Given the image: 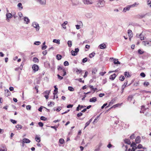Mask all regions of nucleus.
Segmentation results:
<instances>
[{"instance_id":"nucleus-29","label":"nucleus","mask_w":151,"mask_h":151,"mask_svg":"<svg viewBox=\"0 0 151 151\" xmlns=\"http://www.w3.org/2000/svg\"><path fill=\"white\" fill-rule=\"evenodd\" d=\"M60 40H59L54 39L53 42L54 43H56L58 44H60Z\"/></svg>"},{"instance_id":"nucleus-21","label":"nucleus","mask_w":151,"mask_h":151,"mask_svg":"<svg viewBox=\"0 0 151 151\" xmlns=\"http://www.w3.org/2000/svg\"><path fill=\"white\" fill-rule=\"evenodd\" d=\"M124 141L125 143L128 145H130L131 144V142L129 139H125L124 140Z\"/></svg>"},{"instance_id":"nucleus-7","label":"nucleus","mask_w":151,"mask_h":151,"mask_svg":"<svg viewBox=\"0 0 151 151\" xmlns=\"http://www.w3.org/2000/svg\"><path fill=\"white\" fill-rule=\"evenodd\" d=\"M136 144L139 143L141 142L140 137L139 136H137L135 139Z\"/></svg>"},{"instance_id":"nucleus-14","label":"nucleus","mask_w":151,"mask_h":151,"mask_svg":"<svg viewBox=\"0 0 151 151\" xmlns=\"http://www.w3.org/2000/svg\"><path fill=\"white\" fill-rule=\"evenodd\" d=\"M99 46L101 49H104L106 47V45L104 43L101 44Z\"/></svg>"},{"instance_id":"nucleus-56","label":"nucleus","mask_w":151,"mask_h":151,"mask_svg":"<svg viewBox=\"0 0 151 151\" xmlns=\"http://www.w3.org/2000/svg\"><path fill=\"white\" fill-rule=\"evenodd\" d=\"M147 4L149 5V6L151 7V1H147Z\"/></svg>"},{"instance_id":"nucleus-60","label":"nucleus","mask_w":151,"mask_h":151,"mask_svg":"<svg viewBox=\"0 0 151 151\" xmlns=\"http://www.w3.org/2000/svg\"><path fill=\"white\" fill-rule=\"evenodd\" d=\"M57 76L58 78L60 80L62 79L63 78V77L60 76L59 74H58Z\"/></svg>"},{"instance_id":"nucleus-23","label":"nucleus","mask_w":151,"mask_h":151,"mask_svg":"<svg viewBox=\"0 0 151 151\" xmlns=\"http://www.w3.org/2000/svg\"><path fill=\"white\" fill-rule=\"evenodd\" d=\"M68 22L66 21H65L62 24V26L64 29H65L66 28V27L65 26V25L67 24Z\"/></svg>"},{"instance_id":"nucleus-9","label":"nucleus","mask_w":151,"mask_h":151,"mask_svg":"<svg viewBox=\"0 0 151 151\" xmlns=\"http://www.w3.org/2000/svg\"><path fill=\"white\" fill-rule=\"evenodd\" d=\"M30 142V141L28 139L24 138L23 139V143H28Z\"/></svg>"},{"instance_id":"nucleus-64","label":"nucleus","mask_w":151,"mask_h":151,"mask_svg":"<svg viewBox=\"0 0 151 151\" xmlns=\"http://www.w3.org/2000/svg\"><path fill=\"white\" fill-rule=\"evenodd\" d=\"M82 115H83V114L82 113H81V112H80V113L78 114H77V116L78 117H80L81 116H82Z\"/></svg>"},{"instance_id":"nucleus-43","label":"nucleus","mask_w":151,"mask_h":151,"mask_svg":"<svg viewBox=\"0 0 151 151\" xmlns=\"http://www.w3.org/2000/svg\"><path fill=\"white\" fill-rule=\"evenodd\" d=\"M64 142V140L63 139H60L59 140V142L61 144H63Z\"/></svg>"},{"instance_id":"nucleus-16","label":"nucleus","mask_w":151,"mask_h":151,"mask_svg":"<svg viewBox=\"0 0 151 151\" xmlns=\"http://www.w3.org/2000/svg\"><path fill=\"white\" fill-rule=\"evenodd\" d=\"M24 21L26 22V24H28L30 22L29 19L27 17H24Z\"/></svg>"},{"instance_id":"nucleus-44","label":"nucleus","mask_w":151,"mask_h":151,"mask_svg":"<svg viewBox=\"0 0 151 151\" xmlns=\"http://www.w3.org/2000/svg\"><path fill=\"white\" fill-rule=\"evenodd\" d=\"M121 104H115L113 106H112V107H111L110 108V109L114 107V108L116 107H117V106H119V105H120Z\"/></svg>"},{"instance_id":"nucleus-51","label":"nucleus","mask_w":151,"mask_h":151,"mask_svg":"<svg viewBox=\"0 0 151 151\" xmlns=\"http://www.w3.org/2000/svg\"><path fill=\"white\" fill-rule=\"evenodd\" d=\"M137 148L141 149L142 148V145L141 144H139L137 146Z\"/></svg>"},{"instance_id":"nucleus-50","label":"nucleus","mask_w":151,"mask_h":151,"mask_svg":"<svg viewBox=\"0 0 151 151\" xmlns=\"http://www.w3.org/2000/svg\"><path fill=\"white\" fill-rule=\"evenodd\" d=\"M64 65L65 66H68L69 65V63L67 61H65L64 63Z\"/></svg>"},{"instance_id":"nucleus-54","label":"nucleus","mask_w":151,"mask_h":151,"mask_svg":"<svg viewBox=\"0 0 151 151\" xmlns=\"http://www.w3.org/2000/svg\"><path fill=\"white\" fill-rule=\"evenodd\" d=\"M138 53L140 54H142L144 53V51H142L140 49H139L138 51Z\"/></svg>"},{"instance_id":"nucleus-1","label":"nucleus","mask_w":151,"mask_h":151,"mask_svg":"<svg viewBox=\"0 0 151 151\" xmlns=\"http://www.w3.org/2000/svg\"><path fill=\"white\" fill-rule=\"evenodd\" d=\"M32 26L37 31H39L40 29V27L39 24L37 22H33L32 23Z\"/></svg>"},{"instance_id":"nucleus-10","label":"nucleus","mask_w":151,"mask_h":151,"mask_svg":"<svg viewBox=\"0 0 151 151\" xmlns=\"http://www.w3.org/2000/svg\"><path fill=\"white\" fill-rule=\"evenodd\" d=\"M99 3L100 5L101 6V7L103 6L105 4V2L103 0H99Z\"/></svg>"},{"instance_id":"nucleus-38","label":"nucleus","mask_w":151,"mask_h":151,"mask_svg":"<svg viewBox=\"0 0 151 151\" xmlns=\"http://www.w3.org/2000/svg\"><path fill=\"white\" fill-rule=\"evenodd\" d=\"M68 47H71L72 45V42L70 41H68Z\"/></svg>"},{"instance_id":"nucleus-48","label":"nucleus","mask_w":151,"mask_h":151,"mask_svg":"<svg viewBox=\"0 0 151 151\" xmlns=\"http://www.w3.org/2000/svg\"><path fill=\"white\" fill-rule=\"evenodd\" d=\"M40 43L41 42L40 41H36L34 42V44L36 45H39Z\"/></svg>"},{"instance_id":"nucleus-27","label":"nucleus","mask_w":151,"mask_h":151,"mask_svg":"<svg viewBox=\"0 0 151 151\" xmlns=\"http://www.w3.org/2000/svg\"><path fill=\"white\" fill-rule=\"evenodd\" d=\"M127 82L125 83L122 86V92H123L124 89V88L127 85Z\"/></svg>"},{"instance_id":"nucleus-59","label":"nucleus","mask_w":151,"mask_h":151,"mask_svg":"<svg viewBox=\"0 0 151 151\" xmlns=\"http://www.w3.org/2000/svg\"><path fill=\"white\" fill-rule=\"evenodd\" d=\"M63 74L62 76H64L66 75V72L65 71V70L64 69H63Z\"/></svg>"},{"instance_id":"nucleus-18","label":"nucleus","mask_w":151,"mask_h":151,"mask_svg":"<svg viewBox=\"0 0 151 151\" xmlns=\"http://www.w3.org/2000/svg\"><path fill=\"white\" fill-rule=\"evenodd\" d=\"M12 14L10 13L6 14V20L8 21V18H11L12 17Z\"/></svg>"},{"instance_id":"nucleus-2","label":"nucleus","mask_w":151,"mask_h":151,"mask_svg":"<svg viewBox=\"0 0 151 151\" xmlns=\"http://www.w3.org/2000/svg\"><path fill=\"white\" fill-rule=\"evenodd\" d=\"M136 144L134 142H132L131 145V147H132L131 151H134L136 149H137Z\"/></svg>"},{"instance_id":"nucleus-33","label":"nucleus","mask_w":151,"mask_h":151,"mask_svg":"<svg viewBox=\"0 0 151 151\" xmlns=\"http://www.w3.org/2000/svg\"><path fill=\"white\" fill-rule=\"evenodd\" d=\"M124 76L125 77H130L129 73L127 72H125L124 73Z\"/></svg>"},{"instance_id":"nucleus-63","label":"nucleus","mask_w":151,"mask_h":151,"mask_svg":"<svg viewBox=\"0 0 151 151\" xmlns=\"http://www.w3.org/2000/svg\"><path fill=\"white\" fill-rule=\"evenodd\" d=\"M144 84L146 86H147L149 84V83L148 82H145L144 83Z\"/></svg>"},{"instance_id":"nucleus-36","label":"nucleus","mask_w":151,"mask_h":151,"mask_svg":"<svg viewBox=\"0 0 151 151\" xmlns=\"http://www.w3.org/2000/svg\"><path fill=\"white\" fill-rule=\"evenodd\" d=\"M135 136L134 134H132L130 136V138L131 139H133L135 138Z\"/></svg>"},{"instance_id":"nucleus-5","label":"nucleus","mask_w":151,"mask_h":151,"mask_svg":"<svg viewBox=\"0 0 151 151\" xmlns=\"http://www.w3.org/2000/svg\"><path fill=\"white\" fill-rule=\"evenodd\" d=\"M85 16L87 18H92L93 16V15L92 13L89 12L86 13L85 14Z\"/></svg>"},{"instance_id":"nucleus-57","label":"nucleus","mask_w":151,"mask_h":151,"mask_svg":"<svg viewBox=\"0 0 151 151\" xmlns=\"http://www.w3.org/2000/svg\"><path fill=\"white\" fill-rule=\"evenodd\" d=\"M140 76L142 77H144L145 76V75L144 73H141L140 74Z\"/></svg>"},{"instance_id":"nucleus-32","label":"nucleus","mask_w":151,"mask_h":151,"mask_svg":"<svg viewBox=\"0 0 151 151\" xmlns=\"http://www.w3.org/2000/svg\"><path fill=\"white\" fill-rule=\"evenodd\" d=\"M143 44L145 46H146L147 45H149V43L148 41H144L142 42Z\"/></svg>"},{"instance_id":"nucleus-34","label":"nucleus","mask_w":151,"mask_h":151,"mask_svg":"<svg viewBox=\"0 0 151 151\" xmlns=\"http://www.w3.org/2000/svg\"><path fill=\"white\" fill-rule=\"evenodd\" d=\"M33 61L35 63H38L39 62V60L36 58H34L33 59Z\"/></svg>"},{"instance_id":"nucleus-45","label":"nucleus","mask_w":151,"mask_h":151,"mask_svg":"<svg viewBox=\"0 0 151 151\" xmlns=\"http://www.w3.org/2000/svg\"><path fill=\"white\" fill-rule=\"evenodd\" d=\"M97 71V70L96 68L93 69L92 71V73L95 74Z\"/></svg>"},{"instance_id":"nucleus-46","label":"nucleus","mask_w":151,"mask_h":151,"mask_svg":"<svg viewBox=\"0 0 151 151\" xmlns=\"http://www.w3.org/2000/svg\"><path fill=\"white\" fill-rule=\"evenodd\" d=\"M54 87L55 88V90H54V91L55 93H57L58 92V88H57L56 87V86H55Z\"/></svg>"},{"instance_id":"nucleus-49","label":"nucleus","mask_w":151,"mask_h":151,"mask_svg":"<svg viewBox=\"0 0 151 151\" xmlns=\"http://www.w3.org/2000/svg\"><path fill=\"white\" fill-rule=\"evenodd\" d=\"M10 121L13 124H15L17 123V121L16 120L12 119H11Z\"/></svg>"},{"instance_id":"nucleus-24","label":"nucleus","mask_w":151,"mask_h":151,"mask_svg":"<svg viewBox=\"0 0 151 151\" xmlns=\"http://www.w3.org/2000/svg\"><path fill=\"white\" fill-rule=\"evenodd\" d=\"M114 63L115 64H120V62H119L117 59H115L114 60Z\"/></svg>"},{"instance_id":"nucleus-61","label":"nucleus","mask_w":151,"mask_h":151,"mask_svg":"<svg viewBox=\"0 0 151 151\" xmlns=\"http://www.w3.org/2000/svg\"><path fill=\"white\" fill-rule=\"evenodd\" d=\"M137 4H136V3H135L134 4H132V5H130V7H134L135 6H136V5Z\"/></svg>"},{"instance_id":"nucleus-19","label":"nucleus","mask_w":151,"mask_h":151,"mask_svg":"<svg viewBox=\"0 0 151 151\" xmlns=\"http://www.w3.org/2000/svg\"><path fill=\"white\" fill-rule=\"evenodd\" d=\"M116 77V75L115 73H114L110 76V79L112 80H113Z\"/></svg>"},{"instance_id":"nucleus-25","label":"nucleus","mask_w":151,"mask_h":151,"mask_svg":"<svg viewBox=\"0 0 151 151\" xmlns=\"http://www.w3.org/2000/svg\"><path fill=\"white\" fill-rule=\"evenodd\" d=\"M73 3V6L77 5L78 4V3L77 2L76 0H71Z\"/></svg>"},{"instance_id":"nucleus-26","label":"nucleus","mask_w":151,"mask_h":151,"mask_svg":"<svg viewBox=\"0 0 151 151\" xmlns=\"http://www.w3.org/2000/svg\"><path fill=\"white\" fill-rule=\"evenodd\" d=\"M35 139L36 141L38 142H40L41 141L40 137H38L37 136H36Z\"/></svg>"},{"instance_id":"nucleus-8","label":"nucleus","mask_w":151,"mask_h":151,"mask_svg":"<svg viewBox=\"0 0 151 151\" xmlns=\"http://www.w3.org/2000/svg\"><path fill=\"white\" fill-rule=\"evenodd\" d=\"M131 8L130 5H128L124 8L123 12H125L127 11H129Z\"/></svg>"},{"instance_id":"nucleus-37","label":"nucleus","mask_w":151,"mask_h":151,"mask_svg":"<svg viewBox=\"0 0 151 151\" xmlns=\"http://www.w3.org/2000/svg\"><path fill=\"white\" fill-rule=\"evenodd\" d=\"M125 79L124 77L123 76H121L119 78V79L121 81H123Z\"/></svg>"},{"instance_id":"nucleus-22","label":"nucleus","mask_w":151,"mask_h":151,"mask_svg":"<svg viewBox=\"0 0 151 151\" xmlns=\"http://www.w3.org/2000/svg\"><path fill=\"white\" fill-rule=\"evenodd\" d=\"M128 34L129 36L131 37L132 36V32L131 30L129 29L128 30Z\"/></svg>"},{"instance_id":"nucleus-47","label":"nucleus","mask_w":151,"mask_h":151,"mask_svg":"<svg viewBox=\"0 0 151 151\" xmlns=\"http://www.w3.org/2000/svg\"><path fill=\"white\" fill-rule=\"evenodd\" d=\"M40 119L42 120L45 121L47 119V118L44 116H42L40 117Z\"/></svg>"},{"instance_id":"nucleus-11","label":"nucleus","mask_w":151,"mask_h":151,"mask_svg":"<svg viewBox=\"0 0 151 151\" xmlns=\"http://www.w3.org/2000/svg\"><path fill=\"white\" fill-rule=\"evenodd\" d=\"M5 96H8L11 94V93L8 90H5Z\"/></svg>"},{"instance_id":"nucleus-62","label":"nucleus","mask_w":151,"mask_h":151,"mask_svg":"<svg viewBox=\"0 0 151 151\" xmlns=\"http://www.w3.org/2000/svg\"><path fill=\"white\" fill-rule=\"evenodd\" d=\"M18 15L20 18L21 17L23 16L21 12H19L18 13Z\"/></svg>"},{"instance_id":"nucleus-53","label":"nucleus","mask_w":151,"mask_h":151,"mask_svg":"<svg viewBox=\"0 0 151 151\" xmlns=\"http://www.w3.org/2000/svg\"><path fill=\"white\" fill-rule=\"evenodd\" d=\"M26 108L27 110H30L31 108V106L29 105H27L26 106Z\"/></svg>"},{"instance_id":"nucleus-13","label":"nucleus","mask_w":151,"mask_h":151,"mask_svg":"<svg viewBox=\"0 0 151 151\" xmlns=\"http://www.w3.org/2000/svg\"><path fill=\"white\" fill-rule=\"evenodd\" d=\"M97 101V99L95 97H93L90 99L89 101L91 102H95Z\"/></svg>"},{"instance_id":"nucleus-15","label":"nucleus","mask_w":151,"mask_h":151,"mask_svg":"<svg viewBox=\"0 0 151 151\" xmlns=\"http://www.w3.org/2000/svg\"><path fill=\"white\" fill-rule=\"evenodd\" d=\"M17 7L20 10H21L23 9V6L21 3H19L18 4Z\"/></svg>"},{"instance_id":"nucleus-58","label":"nucleus","mask_w":151,"mask_h":151,"mask_svg":"<svg viewBox=\"0 0 151 151\" xmlns=\"http://www.w3.org/2000/svg\"><path fill=\"white\" fill-rule=\"evenodd\" d=\"M38 125L40 127H42L43 126V124L42 122H39L38 123Z\"/></svg>"},{"instance_id":"nucleus-30","label":"nucleus","mask_w":151,"mask_h":151,"mask_svg":"<svg viewBox=\"0 0 151 151\" xmlns=\"http://www.w3.org/2000/svg\"><path fill=\"white\" fill-rule=\"evenodd\" d=\"M62 57V56L61 55L59 54H58L56 55V58L58 60H60Z\"/></svg>"},{"instance_id":"nucleus-3","label":"nucleus","mask_w":151,"mask_h":151,"mask_svg":"<svg viewBox=\"0 0 151 151\" xmlns=\"http://www.w3.org/2000/svg\"><path fill=\"white\" fill-rule=\"evenodd\" d=\"M79 51V49L78 48H75V51L72 50L71 51L72 55L73 56H75L77 55L78 52Z\"/></svg>"},{"instance_id":"nucleus-42","label":"nucleus","mask_w":151,"mask_h":151,"mask_svg":"<svg viewBox=\"0 0 151 151\" xmlns=\"http://www.w3.org/2000/svg\"><path fill=\"white\" fill-rule=\"evenodd\" d=\"M3 149L0 148V151H7L6 148L5 147H3Z\"/></svg>"},{"instance_id":"nucleus-35","label":"nucleus","mask_w":151,"mask_h":151,"mask_svg":"<svg viewBox=\"0 0 151 151\" xmlns=\"http://www.w3.org/2000/svg\"><path fill=\"white\" fill-rule=\"evenodd\" d=\"M90 88L92 89V90L94 91L96 90H97V88H94L93 87V86L90 85L89 86Z\"/></svg>"},{"instance_id":"nucleus-55","label":"nucleus","mask_w":151,"mask_h":151,"mask_svg":"<svg viewBox=\"0 0 151 151\" xmlns=\"http://www.w3.org/2000/svg\"><path fill=\"white\" fill-rule=\"evenodd\" d=\"M52 105H54V103L53 102H50V103L48 104V105L49 106H52Z\"/></svg>"},{"instance_id":"nucleus-39","label":"nucleus","mask_w":151,"mask_h":151,"mask_svg":"<svg viewBox=\"0 0 151 151\" xmlns=\"http://www.w3.org/2000/svg\"><path fill=\"white\" fill-rule=\"evenodd\" d=\"M68 89L70 91H74V88L71 86H69L68 87Z\"/></svg>"},{"instance_id":"nucleus-28","label":"nucleus","mask_w":151,"mask_h":151,"mask_svg":"<svg viewBox=\"0 0 151 151\" xmlns=\"http://www.w3.org/2000/svg\"><path fill=\"white\" fill-rule=\"evenodd\" d=\"M95 53L94 52H93L89 55V57L90 58H92L95 56Z\"/></svg>"},{"instance_id":"nucleus-6","label":"nucleus","mask_w":151,"mask_h":151,"mask_svg":"<svg viewBox=\"0 0 151 151\" xmlns=\"http://www.w3.org/2000/svg\"><path fill=\"white\" fill-rule=\"evenodd\" d=\"M32 68L33 70L35 72L38 70L39 67L36 64H34L32 66Z\"/></svg>"},{"instance_id":"nucleus-12","label":"nucleus","mask_w":151,"mask_h":151,"mask_svg":"<svg viewBox=\"0 0 151 151\" xmlns=\"http://www.w3.org/2000/svg\"><path fill=\"white\" fill-rule=\"evenodd\" d=\"M83 2L85 4H92V2L88 0H82Z\"/></svg>"},{"instance_id":"nucleus-52","label":"nucleus","mask_w":151,"mask_h":151,"mask_svg":"<svg viewBox=\"0 0 151 151\" xmlns=\"http://www.w3.org/2000/svg\"><path fill=\"white\" fill-rule=\"evenodd\" d=\"M87 61V59L86 58H83L82 60V62L83 63H85Z\"/></svg>"},{"instance_id":"nucleus-40","label":"nucleus","mask_w":151,"mask_h":151,"mask_svg":"<svg viewBox=\"0 0 151 151\" xmlns=\"http://www.w3.org/2000/svg\"><path fill=\"white\" fill-rule=\"evenodd\" d=\"M100 115H99L98 116H97L94 119V121L93 122V124H95V123H96L97 122V120L98 119V118L99 117Z\"/></svg>"},{"instance_id":"nucleus-20","label":"nucleus","mask_w":151,"mask_h":151,"mask_svg":"<svg viewBox=\"0 0 151 151\" xmlns=\"http://www.w3.org/2000/svg\"><path fill=\"white\" fill-rule=\"evenodd\" d=\"M136 36L137 37H139L141 40H142L144 39V36H142V34H141L139 35H137Z\"/></svg>"},{"instance_id":"nucleus-4","label":"nucleus","mask_w":151,"mask_h":151,"mask_svg":"<svg viewBox=\"0 0 151 151\" xmlns=\"http://www.w3.org/2000/svg\"><path fill=\"white\" fill-rule=\"evenodd\" d=\"M38 2L42 5L45 6L46 4V0H38Z\"/></svg>"},{"instance_id":"nucleus-31","label":"nucleus","mask_w":151,"mask_h":151,"mask_svg":"<svg viewBox=\"0 0 151 151\" xmlns=\"http://www.w3.org/2000/svg\"><path fill=\"white\" fill-rule=\"evenodd\" d=\"M16 128H17V129H21L22 128V126L20 125L17 124L15 126Z\"/></svg>"},{"instance_id":"nucleus-17","label":"nucleus","mask_w":151,"mask_h":151,"mask_svg":"<svg viewBox=\"0 0 151 151\" xmlns=\"http://www.w3.org/2000/svg\"><path fill=\"white\" fill-rule=\"evenodd\" d=\"M115 100V99H112L111 101L109 102V105L106 107V108L108 107L109 106H110L112 104H113L114 103Z\"/></svg>"},{"instance_id":"nucleus-41","label":"nucleus","mask_w":151,"mask_h":151,"mask_svg":"<svg viewBox=\"0 0 151 151\" xmlns=\"http://www.w3.org/2000/svg\"><path fill=\"white\" fill-rule=\"evenodd\" d=\"M133 98V96L132 95H130L128 97V100L129 101H131L132 100V99Z\"/></svg>"}]
</instances>
